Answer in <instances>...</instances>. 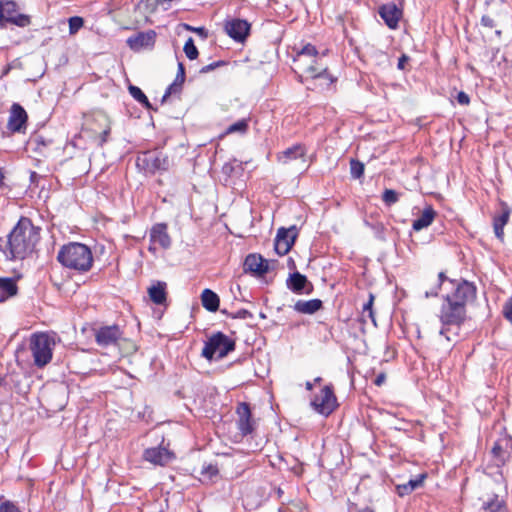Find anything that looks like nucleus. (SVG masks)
I'll list each match as a JSON object with an SVG mask.
<instances>
[{"label": "nucleus", "instance_id": "4d7b16f0", "mask_svg": "<svg viewBox=\"0 0 512 512\" xmlns=\"http://www.w3.org/2000/svg\"><path fill=\"white\" fill-rule=\"evenodd\" d=\"M501 451H502V447L499 444H495L494 447L492 448V453L495 456H498Z\"/></svg>", "mask_w": 512, "mask_h": 512}, {"label": "nucleus", "instance_id": "69168bd1", "mask_svg": "<svg viewBox=\"0 0 512 512\" xmlns=\"http://www.w3.org/2000/svg\"><path fill=\"white\" fill-rule=\"evenodd\" d=\"M321 380H322V378H321V377H317V378H315V380H314V381H315L316 383H319Z\"/></svg>", "mask_w": 512, "mask_h": 512}, {"label": "nucleus", "instance_id": "dca6fc26", "mask_svg": "<svg viewBox=\"0 0 512 512\" xmlns=\"http://www.w3.org/2000/svg\"><path fill=\"white\" fill-rule=\"evenodd\" d=\"M244 271L263 276L269 271V262L259 254H249L244 261Z\"/></svg>", "mask_w": 512, "mask_h": 512}, {"label": "nucleus", "instance_id": "680f3d73", "mask_svg": "<svg viewBox=\"0 0 512 512\" xmlns=\"http://www.w3.org/2000/svg\"><path fill=\"white\" fill-rule=\"evenodd\" d=\"M166 162H167V160L165 158L162 159V162H161L162 170L165 168L164 166L166 165Z\"/></svg>", "mask_w": 512, "mask_h": 512}, {"label": "nucleus", "instance_id": "4c0bfd02", "mask_svg": "<svg viewBox=\"0 0 512 512\" xmlns=\"http://www.w3.org/2000/svg\"><path fill=\"white\" fill-rule=\"evenodd\" d=\"M382 200L386 206L390 207L399 200V194L393 189H385L382 194Z\"/></svg>", "mask_w": 512, "mask_h": 512}, {"label": "nucleus", "instance_id": "338daca9", "mask_svg": "<svg viewBox=\"0 0 512 512\" xmlns=\"http://www.w3.org/2000/svg\"><path fill=\"white\" fill-rule=\"evenodd\" d=\"M278 494H282V490L280 488L278 489Z\"/></svg>", "mask_w": 512, "mask_h": 512}, {"label": "nucleus", "instance_id": "6e6552de", "mask_svg": "<svg viewBox=\"0 0 512 512\" xmlns=\"http://www.w3.org/2000/svg\"><path fill=\"white\" fill-rule=\"evenodd\" d=\"M313 409L325 416L330 415L337 406L336 396L331 385L323 387L319 394H316L311 401Z\"/></svg>", "mask_w": 512, "mask_h": 512}, {"label": "nucleus", "instance_id": "20e7f679", "mask_svg": "<svg viewBox=\"0 0 512 512\" xmlns=\"http://www.w3.org/2000/svg\"><path fill=\"white\" fill-rule=\"evenodd\" d=\"M55 339L47 333H36L30 339V351L34 365L43 368L52 359Z\"/></svg>", "mask_w": 512, "mask_h": 512}, {"label": "nucleus", "instance_id": "39448f33", "mask_svg": "<svg viewBox=\"0 0 512 512\" xmlns=\"http://www.w3.org/2000/svg\"><path fill=\"white\" fill-rule=\"evenodd\" d=\"M235 340L227 336L221 331L213 333L205 342L201 355L207 360H212L215 356L217 359L226 357L230 352L235 350Z\"/></svg>", "mask_w": 512, "mask_h": 512}, {"label": "nucleus", "instance_id": "e433bc0d", "mask_svg": "<svg viewBox=\"0 0 512 512\" xmlns=\"http://www.w3.org/2000/svg\"><path fill=\"white\" fill-rule=\"evenodd\" d=\"M176 459L174 451L169 449V443L165 445V439L162 437V466L171 463Z\"/></svg>", "mask_w": 512, "mask_h": 512}, {"label": "nucleus", "instance_id": "7ed1b4c3", "mask_svg": "<svg viewBox=\"0 0 512 512\" xmlns=\"http://www.w3.org/2000/svg\"><path fill=\"white\" fill-rule=\"evenodd\" d=\"M57 260L64 267L78 272H87L93 265L91 249L78 242L63 245L57 254Z\"/></svg>", "mask_w": 512, "mask_h": 512}, {"label": "nucleus", "instance_id": "aec40b11", "mask_svg": "<svg viewBox=\"0 0 512 512\" xmlns=\"http://www.w3.org/2000/svg\"><path fill=\"white\" fill-rule=\"evenodd\" d=\"M426 477L427 474L422 473L417 475L416 478L410 479L406 483L396 485V493L399 497H404L411 494L414 490L423 486Z\"/></svg>", "mask_w": 512, "mask_h": 512}, {"label": "nucleus", "instance_id": "1a4fd4ad", "mask_svg": "<svg viewBox=\"0 0 512 512\" xmlns=\"http://www.w3.org/2000/svg\"><path fill=\"white\" fill-rule=\"evenodd\" d=\"M297 237L298 228L295 225L289 228L280 227L274 241L275 252L280 256L286 255L291 250Z\"/></svg>", "mask_w": 512, "mask_h": 512}, {"label": "nucleus", "instance_id": "bb28decb", "mask_svg": "<svg viewBox=\"0 0 512 512\" xmlns=\"http://www.w3.org/2000/svg\"><path fill=\"white\" fill-rule=\"evenodd\" d=\"M313 62H314V64H310L306 68V72L309 73L312 76V78H314V79L325 78V79L329 80L330 84L335 81V79L328 73L327 67H324V68L317 67V65H316L317 60L315 58L313 59Z\"/></svg>", "mask_w": 512, "mask_h": 512}, {"label": "nucleus", "instance_id": "f257e3e1", "mask_svg": "<svg viewBox=\"0 0 512 512\" xmlns=\"http://www.w3.org/2000/svg\"><path fill=\"white\" fill-rule=\"evenodd\" d=\"M41 228L31 219L21 217L7 235L4 254L10 260H22L31 255L40 240Z\"/></svg>", "mask_w": 512, "mask_h": 512}, {"label": "nucleus", "instance_id": "a878e982", "mask_svg": "<svg viewBox=\"0 0 512 512\" xmlns=\"http://www.w3.org/2000/svg\"><path fill=\"white\" fill-rule=\"evenodd\" d=\"M203 307L209 312H216L219 309L220 298L211 289H204L201 294Z\"/></svg>", "mask_w": 512, "mask_h": 512}, {"label": "nucleus", "instance_id": "cd10ccee", "mask_svg": "<svg viewBox=\"0 0 512 512\" xmlns=\"http://www.w3.org/2000/svg\"><path fill=\"white\" fill-rule=\"evenodd\" d=\"M484 512H506L504 501L500 500L498 495H493L491 499L482 504Z\"/></svg>", "mask_w": 512, "mask_h": 512}, {"label": "nucleus", "instance_id": "864d4df0", "mask_svg": "<svg viewBox=\"0 0 512 512\" xmlns=\"http://www.w3.org/2000/svg\"><path fill=\"white\" fill-rule=\"evenodd\" d=\"M409 60V57L405 54H403L399 59H398V63H397V68L399 70H404L405 69V64L408 62Z\"/></svg>", "mask_w": 512, "mask_h": 512}, {"label": "nucleus", "instance_id": "c03bdc74", "mask_svg": "<svg viewBox=\"0 0 512 512\" xmlns=\"http://www.w3.org/2000/svg\"><path fill=\"white\" fill-rule=\"evenodd\" d=\"M224 65H226V62L223 61V60L215 61L213 63H210L208 65L203 66L200 69V73L201 74H206V73H209V72L213 71L214 69H216L218 67H222Z\"/></svg>", "mask_w": 512, "mask_h": 512}, {"label": "nucleus", "instance_id": "c85d7f7f", "mask_svg": "<svg viewBox=\"0 0 512 512\" xmlns=\"http://www.w3.org/2000/svg\"><path fill=\"white\" fill-rule=\"evenodd\" d=\"M160 0H141L138 9L145 15L147 21H152L150 15L157 10Z\"/></svg>", "mask_w": 512, "mask_h": 512}, {"label": "nucleus", "instance_id": "09e8293b", "mask_svg": "<svg viewBox=\"0 0 512 512\" xmlns=\"http://www.w3.org/2000/svg\"><path fill=\"white\" fill-rule=\"evenodd\" d=\"M481 25L487 28H494L496 26L495 21L489 15H483L481 17Z\"/></svg>", "mask_w": 512, "mask_h": 512}, {"label": "nucleus", "instance_id": "9b49d317", "mask_svg": "<svg viewBox=\"0 0 512 512\" xmlns=\"http://www.w3.org/2000/svg\"><path fill=\"white\" fill-rule=\"evenodd\" d=\"M236 414L238 416L236 424L240 434L243 437L252 434L255 430L256 423L252 419L250 405L246 402L239 403L236 408Z\"/></svg>", "mask_w": 512, "mask_h": 512}, {"label": "nucleus", "instance_id": "4468645a", "mask_svg": "<svg viewBox=\"0 0 512 512\" xmlns=\"http://www.w3.org/2000/svg\"><path fill=\"white\" fill-rule=\"evenodd\" d=\"M287 288L295 294H310L313 285L298 271L291 273L286 281Z\"/></svg>", "mask_w": 512, "mask_h": 512}, {"label": "nucleus", "instance_id": "58836bf2", "mask_svg": "<svg viewBox=\"0 0 512 512\" xmlns=\"http://www.w3.org/2000/svg\"><path fill=\"white\" fill-rule=\"evenodd\" d=\"M151 245L149 246L150 251H156L157 245L160 244V223L155 224L151 229Z\"/></svg>", "mask_w": 512, "mask_h": 512}, {"label": "nucleus", "instance_id": "72a5a7b5", "mask_svg": "<svg viewBox=\"0 0 512 512\" xmlns=\"http://www.w3.org/2000/svg\"><path fill=\"white\" fill-rule=\"evenodd\" d=\"M183 50L186 57L190 60H195L199 55V51L194 44L193 38L191 37L188 38V40L185 42Z\"/></svg>", "mask_w": 512, "mask_h": 512}, {"label": "nucleus", "instance_id": "393cba45", "mask_svg": "<svg viewBox=\"0 0 512 512\" xmlns=\"http://www.w3.org/2000/svg\"><path fill=\"white\" fill-rule=\"evenodd\" d=\"M436 216V212L432 206H427L422 214L413 221L412 228L415 231H420L430 226Z\"/></svg>", "mask_w": 512, "mask_h": 512}, {"label": "nucleus", "instance_id": "13d9d810", "mask_svg": "<svg viewBox=\"0 0 512 512\" xmlns=\"http://www.w3.org/2000/svg\"><path fill=\"white\" fill-rule=\"evenodd\" d=\"M165 286H166V284L164 282H162V294H161L162 306L165 304V301H166Z\"/></svg>", "mask_w": 512, "mask_h": 512}, {"label": "nucleus", "instance_id": "4be33fe9", "mask_svg": "<svg viewBox=\"0 0 512 512\" xmlns=\"http://www.w3.org/2000/svg\"><path fill=\"white\" fill-rule=\"evenodd\" d=\"M18 293L16 280L11 277H0V303L14 297Z\"/></svg>", "mask_w": 512, "mask_h": 512}, {"label": "nucleus", "instance_id": "79ce46f5", "mask_svg": "<svg viewBox=\"0 0 512 512\" xmlns=\"http://www.w3.org/2000/svg\"><path fill=\"white\" fill-rule=\"evenodd\" d=\"M69 23V33L75 34L78 30L83 26L84 20L79 16L70 17L68 20Z\"/></svg>", "mask_w": 512, "mask_h": 512}, {"label": "nucleus", "instance_id": "bf43d9fd", "mask_svg": "<svg viewBox=\"0 0 512 512\" xmlns=\"http://www.w3.org/2000/svg\"><path fill=\"white\" fill-rule=\"evenodd\" d=\"M3 180H4V173L2 169L0 168V187L3 186Z\"/></svg>", "mask_w": 512, "mask_h": 512}, {"label": "nucleus", "instance_id": "f704fd0d", "mask_svg": "<svg viewBox=\"0 0 512 512\" xmlns=\"http://www.w3.org/2000/svg\"><path fill=\"white\" fill-rule=\"evenodd\" d=\"M143 456L145 460L160 465V446L146 449Z\"/></svg>", "mask_w": 512, "mask_h": 512}, {"label": "nucleus", "instance_id": "423d86ee", "mask_svg": "<svg viewBox=\"0 0 512 512\" xmlns=\"http://www.w3.org/2000/svg\"><path fill=\"white\" fill-rule=\"evenodd\" d=\"M449 290L443 300L450 303L462 304L467 309V304L476 298V286L467 280L449 281Z\"/></svg>", "mask_w": 512, "mask_h": 512}, {"label": "nucleus", "instance_id": "3c124183", "mask_svg": "<svg viewBox=\"0 0 512 512\" xmlns=\"http://www.w3.org/2000/svg\"><path fill=\"white\" fill-rule=\"evenodd\" d=\"M457 102L461 105H468L470 103V98L468 96V94H466L465 92L461 91L457 94Z\"/></svg>", "mask_w": 512, "mask_h": 512}, {"label": "nucleus", "instance_id": "0e129e2a", "mask_svg": "<svg viewBox=\"0 0 512 512\" xmlns=\"http://www.w3.org/2000/svg\"><path fill=\"white\" fill-rule=\"evenodd\" d=\"M185 27H186L187 30H190V31H193V28H194V27L189 26V25H185Z\"/></svg>", "mask_w": 512, "mask_h": 512}, {"label": "nucleus", "instance_id": "c756f323", "mask_svg": "<svg viewBox=\"0 0 512 512\" xmlns=\"http://www.w3.org/2000/svg\"><path fill=\"white\" fill-rule=\"evenodd\" d=\"M438 281L439 282L435 287H433L429 291L425 292L426 298L436 297L439 293V289H441L442 287H444L445 289L449 288V281H455V280L448 278L444 272H440L438 274Z\"/></svg>", "mask_w": 512, "mask_h": 512}, {"label": "nucleus", "instance_id": "052dcab7", "mask_svg": "<svg viewBox=\"0 0 512 512\" xmlns=\"http://www.w3.org/2000/svg\"><path fill=\"white\" fill-rule=\"evenodd\" d=\"M305 386H306L307 390H312V388H313V384L309 381L306 382Z\"/></svg>", "mask_w": 512, "mask_h": 512}, {"label": "nucleus", "instance_id": "49530a36", "mask_svg": "<svg viewBox=\"0 0 512 512\" xmlns=\"http://www.w3.org/2000/svg\"><path fill=\"white\" fill-rule=\"evenodd\" d=\"M229 316L233 319H248L253 317L252 313L246 309H240L235 313L229 314Z\"/></svg>", "mask_w": 512, "mask_h": 512}, {"label": "nucleus", "instance_id": "8fccbe9b", "mask_svg": "<svg viewBox=\"0 0 512 512\" xmlns=\"http://www.w3.org/2000/svg\"><path fill=\"white\" fill-rule=\"evenodd\" d=\"M166 225L162 223V249H166L170 246L171 241L169 236L166 233Z\"/></svg>", "mask_w": 512, "mask_h": 512}, {"label": "nucleus", "instance_id": "f8f14e48", "mask_svg": "<svg viewBox=\"0 0 512 512\" xmlns=\"http://www.w3.org/2000/svg\"><path fill=\"white\" fill-rule=\"evenodd\" d=\"M122 336V332L117 325L102 326L95 330L96 343L101 347L117 345Z\"/></svg>", "mask_w": 512, "mask_h": 512}, {"label": "nucleus", "instance_id": "2f4dec72", "mask_svg": "<svg viewBox=\"0 0 512 512\" xmlns=\"http://www.w3.org/2000/svg\"><path fill=\"white\" fill-rule=\"evenodd\" d=\"M248 120L247 119H240L237 122L231 124L226 129V134H233V133H241L244 134L248 130Z\"/></svg>", "mask_w": 512, "mask_h": 512}, {"label": "nucleus", "instance_id": "c9c22d12", "mask_svg": "<svg viewBox=\"0 0 512 512\" xmlns=\"http://www.w3.org/2000/svg\"><path fill=\"white\" fill-rule=\"evenodd\" d=\"M364 164L356 159H351L350 161V173L352 178L359 179L364 174Z\"/></svg>", "mask_w": 512, "mask_h": 512}, {"label": "nucleus", "instance_id": "f3484780", "mask_svg": "<svg viewBox=\"0 0 512 512\" xmlns=\"http://www.w3.org/2000/svg\"><path fill=\"white\" fill-rule=\"evenodd\" d=\"M136 164L145 173L155 174L160 169V158L157 151H147L138 156Z\"/></svg>", "mask_w": 512, "mask_h": 512}, {"label": "nucleus", "instance_id": "e2e57ef3", "mask_svg": "<svg viewBox=\"0 0 512 512\" xmlns=\"http://www.w3.org/2000/svg\"><path fill=\"white\" fill-rule=\"evenodd\" d=\"M495 34H496L498 37H500V36L502 35V31H501V30H496V31H495Z\"/></svg>", "mask_w": 512, "mask_h": 512}, {"label": "nucleus", "instance_id": "2eb2a0df", "mask_svg": "<svg viewBox=\"0 0 512 512\" xmlns=\"http://www.w3.org/2000/svg\"><path fill=\"white\" fill-rule=\"evenodd\" d=\"M157 34L154 30L139 32L127 39V45L134 51L151 47L155 44Z\"/></svg>", "mask_w": 512, "mask_h": 512}, {"label": "nucleus", "instance_id": "0eeeda50", "mask_svg": "<svg viewBox=\"0 0 512 512\" xmlns=\"http://www.w3.org/2000/svg\"><path fill=\"white\" fill-rule=\"evenodd\" d=\"M6 24L26 27L30 24V17L28 15L19 13L17 10V5L14 1L1 0L0 25L4 27Z\"/></svg>", "mask_w": 512, "mask_h": 512}, {"label": "nucleus", "instance_id": "a19ab883", "mask_svg": "<svg viewBox=\"0 0 512 512\" xmlns=\"http://www.w3.org/2000/svg\"><path fill=\"white\" fill-rule=\"evenodd\" d=\"M236 169L242 170V164L234 159L233 161L227 162L223 165L222 172L230 177L235 173Z\"/></svg>", "mask_w": 512, "mask_h": 512}, {"label": "nucleus", "instance_id": "5fc2aeb1", "mask_svg": "<svg viewBox=\"0 0 512 512\" xmlns=\"http://www.w3.org/2000/svg\"><path fill=\"white\" fill-rule=\"evenodd\" d=\"M386 380V376L384 373H380L379 375H377V377L375 378L374 380V384L376 386H381Z\"/></svg>", "mask_w": 512, "mask_h": 512}, {"label": "nucleus", "instance_id": "a18cd8bd", "mask_svg": "<svg viewBox=\"0 0 512 512\" xmlns=\"http://www.w3.org/2000/svg\"><path fill=\"white\" fill-rule=\"evenodd\" d=\"M0 512H21V511L13 502L7 500L0 504Z\"/></svg>", "mask_w": 512, "mask_h": 512}, {"label": "nucleus", "instance_id": "a211bd4d", "mask_svg": "<svg viewBox=\"0 0 512 512\" xmlns=\"http://www.w3.org/2000/svg\"><path fill=\"white\" fill-rule=\"evenodd\" d=\"M378 12L389 28L395 29L398 26L399 20L402 16V11L395 3L381 5Z\"/></svg>", "mask_w": 512, "mask_h": 512}, {"label": "nucleus", "instance_id": "473e14b6", "mask_svg": "<svg viewBox=\"0 0 512 512\" xmlns=\"http://www.w3.org/2000/svg\"><path fill=\"white\" fill-rule=\"evenodd\" d=\"M318 55V51L316 47L310 43L303 46L297 53L296 57L294 58V61L300 60L302 56H308L312 57L313 59L316 58Z\"/></svg>", "mask_w": 512, "mask_h": 512}, {"label": "nucleus", "instance_id": "ea45409f", "mask_svg": "<svg viewBox=\"0 0 512 512\" xmlns=\"http://www.w3.org/2000/svg\"><path fill=\"white\" fill-rule=\"evenodd\" d=\"M149 299L156 305H160V281H155L151 287L148 288Z\"/></svg>", "mask_w": 512, "mask_h": 512}, {"label": "nucleus", "instance_id": "5701e85b", "mask_svg": "<svg viewBox=\"0 0 512 512\" xmlns=\"http://www.w3.org/2000/svg\"><path fill=\"white\" fill-rule=\"evenodd\" d=\"M323 306L320 299L298 300L294 304V310L298 313L312 315L319 311Z\"/></svg>", "mask_w": 512, "mask_h": 512}, {"label": "nucleus", "instance_id": "ddd939ff", "mask_svg": "<svg viewBox=\"0 0 512 512\" xmlns=\"http://www.w3.org/2000/svg\"><path fill=\"white\" fill-rule=\"evenodd\" d=\"M27 113L18 103H14L10 110L7 127L11 132H22L26 129Z\"/></svg>", "mask_w": 512, "mask_h": 512}, {"label": "nucleus", "instance_id": "b1692460", "mask_svg": "<svg viewBox=\"0 0 512 512\" xmlns=\"http://www.w3.org/2000/svg\"><path fill=\"white\" fill-rule=\"evenodd\" d=\"M306 154V148L302 144H295L292 147L287 148L281 154L278 155V160L283 164H286L292 160L304 158Z\"/></svg>", "mask_w": 512, "mask_h": 512}, {"label": "nucleus", "instance_id": "de8ad7c7", "mask_svg": "<svg viewBox=\"0 0 512 512\" xmlns=\"http://www.w3.org/2000/svg\"><path fill=\"white\" fill-rule=\"evenodd\" d=\"M218 468L217 466L215 465H207L205 467H203L202 469V475H207L210 479H212L214 476H217L218 475Z\"/></svg>", "mask_w": 512, "mask_h": 512}, {"label": "nucleus", "instance_id": "6ab92c4d", "mask_svg": "<svg viewBox=\"0 0 512 512\" xmlns=\"http://www.w3.org/2000/svg\"><path fill=\"white\" fill-rule=\"evenodd\" d=\"M185 67L182 62H178L177 74L174 81L166 88L165 93L162 95V103L171 96H179L182 92L183 84L185 82Z\"/></svg>", "mask_w": 512, "mask_h": 512}, {"label": "nucleus", "instance_id": "f03ea898", "mask_svg": "<svg viewBox=\"0 0 512 512\" xmlns=\"http://www.w3.org/2000/svg\"><path fill=\"white\" fill-rule=\"evenodd\" d=\"M466 318L467 309L463 308L462 304L443 300L439 312V320L442 325L439 331V341H442L443 338L447 341V345L444 346L446 351L451 350L452 342H457L461 326L466 321Z\"/></svg>", "mask_w": 512, "mask_h": 512}, {"label": "nucleus", "instance_id": "37998d69", "mask_svg": "<svg viewBox=\"0 0 512 512\" xmlns=\"http://www.w3.org/2000/svg\"><path fill=\"white\" fill-rule=\"evenodd\" d=\"M373 301H374V296L372 294H370L368 302H366L363 305V313L364 314L367 313L369 318H371V320L375 323L374 312L372 309Z\"/></svg>", "mask_w": 512, "mask_h": 512}, {"label": "nucleus", "instance_id": "9d476101", "mask_svg": "<svg viewBox=\"0 0 512 512\" xmlns=\"http://www.w3.org/2000/svg\"><path fill=\"white\" fill-rule=\"evenodd\" d=\"M251 24L244 19L231 18L224 22V31L234 41L243 43L250 34Z\"/></svg>", "mask_w": 512, "mask_h": 512}, {"label": "nucleus", "instance_id": "412c9836", "mask_svg": "<svg viewBox=\"0 0 512 512\" xmlns=\"http://www.w3.org/2000/svg\"><path fill=\"white\" fill-rule=\"evenodd\" d=\"M503 210L499 215L493 217V228L495 236L503 241L504 240V226L508 223L510 217V209L505 203H502Z\"/></svg>", "mask_w": 512, "mask_h": 512}, {"label": "nucleus", "instance_id": "6e6d98bb", "mask_svg": "<svg viewBox=\"0 0 512 512\" xmlns=\"http://www.w3.org/2000/svg\"><path fill=\"white\" fill-rule=\"evenodd\" d=\"M110 133V129H105L100 135V144L103 145L107 141V136Z\"/></svg>", "mask_w": 512, "mask_h": 512}, {"label": "nucleus", "instance_id": "7c9ffc66", "mask_svg": "<svg viewBox=\"0 0 512 512\" xmlns=\"http://www.w3.org/2000/svg\"><path fill=\"white\" fill-rule=\"evenodd\" d=\"M129 93L135 100H137L139 103H141L146 108H149V109L152 108L147 96L143 93V91L139 87L130 85Z\"/></svg>", "mask_w": 512, "mask_h": 512}, {"label": "nucleus", "instance_id": "603ef678", "mask_svg": "<svg viewBox=\"0 0 512 512\" xmlns=\"http://www.w3.org/2000/svg\"><path fill=\"white\" fill-rule=\"evenodd\" d=\"M193 32L199 35L201 38L206 39L208 37V30L205 27L193 28Z\"/></svg>", "mask_w": 512, "mask_h": 512}]
</instances>
